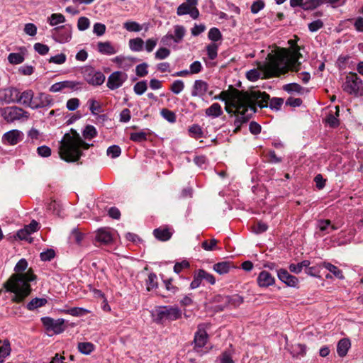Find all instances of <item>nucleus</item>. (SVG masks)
I'll use <instances>...</instances> for the list:
<instances>
[{
    "label": "nucleus",
    "instance_id": "63",
    "mask_svg": "<svg viewBox=\"0 0 363 363\" xmlns=\"http://www.w3.org/2000/svg\"><path fill=\"white\" fill-rule=\"evenodd\" d=\"M293 351L296 356H304L306 353V346L303 344H297L293 347Z\"/></svg>",
    "mask_w": 363,
    "mask_h": 363
},
{
    "label": "nucleus",
    "instance_id": "21",
    "mask_svg": "<svg viewBox=\"0 0 363 363\" xmlns=\"http://www.w3.org/2000/svg\"><path fill=\"white\" fill-rule=\"evenodd\" d=\"M274 282V277L267 271L261 272L257 277V284L260 287H268Z\"/></svg>",
    "mask_w": 363,
    "mask_h": 363
},
{
    "label": "nucleus",
    "instance_id": "26",
    "mask_svg": "<svg viewBox=\"0 0 363 363\" xmlns=\"http://www.w3.org/2000/svg\"><path fill=\"white\" fill-rule=\"evenodd\" d=\"M112 61L116 63L118 67L128 70L133 63V59L128 57L117 56L114 57Z\"/></svg>",
    "mask_w": 363,
    "mask_h": 363
},
{
    "label": "nucleus",
    "instance_id": "10",
    "mask_svg": "<svg viewBox=\"0 0 363 363\" xmlns=\"http://www.w3.org/2000/svg\"><path fill=\"white\" fill-rule=\"evenodd\" d=\"M208 335L206 331L205 324H199L197 330L194 334V350L199 352L208 342Z\"/></svg>",
    "mask_w": 363,
    "mask_h": 363
},
{
    "label": "nucleus",
    "instance_id": "48",
    "mask_svg": "<svg viewBox=\"0 0 363 363\" xmlns=\"http://www.w3.org/2000/svg\"><path fill=\"white\" fill-rule=\"evenodd\" d=\"M84 238V235L79 232L77 229H73L71 235L69 236V239L71 241L74 242L75 243L80 245L82 240Z\"/></svg>",
    "mask_w": 363,
    "mask_h": 363
},
{
    "label": "nucleus",
    "instance_id": "53",
    "mask_svg": "<svg viewBox=\"0 0 363 363\" xmlns=\"http://www.w3.org/2000/svg\"><path fill=\"white\" fill-rule=\"evenodd\" d=\"M217 243V240L213 238L210 240H204L201 246L205 250L211 251L216 249Z\"/></svg>",
    "mask_w": 363,
    "mask_h": 363
},
{
    "label": "nucleus",
    "instance_id": "62",
    "mask_svg": "<svg viewBox=\"0 0 363 363\" xmlns=\"http://www.w3.org/2000/svg\"><path fill=\"white\" fill-rule=\"evenodd\" d=\"M162 116L169 122L174 123L176 121V116L174 112L164 108L161 111Z\"/></svg>",
    "mask_w": 363,
    "mask_h": 363
},
{
    "label": "nucleus",
    "instance_id": "20",
    "mask_svg": "<svg viewBox=\"0 0 363 363\" xmlns=\"http://www.w3.org/2000/svg\"><path fill=\"white\" fill-rule=\"evenodd\" d=\"M52 102L51 96L45 93H39L36 97H34L33 109L45 107L50 106Z\"/></svg>",
    "mask_w": 363,
    "mask_h": 363
},
{
    "label": "nucleus",
    "instance_id": "14",
    "mask_svg": "<svg viewBox=\"0 0 363 363\" xmlns=\"http://www.w3.org/2000/svg\"><path fill=\"white\" fill-rule=\"evenodd\" d=\"M82 84V82L77 81H62L53 84L49 91L55 93L64 89L78 90L81 89Z\"/></svg>",
    "mask_w": 363,
    "mask_h": 363
},
{
    "label": "nucleus",
    "instance_id": "37",
    "mask_svg": "<svg viewBox=\"0 0 363 363\" xmlns=\"http://www.w3.org/2000/svg\"><path fill=\"white\" fill-rule=\"evenodd\" d=\"M323 4V0H305L303 9L305 11L313 10Z\"/></svg>",
    "mask_w": 363,
    "mask_h": 363
},
{
    "label": "nucleus",
    "instance_id": "35",
    "mask_svg": "<svg viewBox=\"0 0 363 363\" xmlns=\"http://www.w3.org/2000/svg\"><path fill=\"white\" fill-rule=\"evenodd\" d=\"M79 351L84 354H89L94 350V345L89 342H83L78 344Z\"/></svg>",
    "mask_w": 363,
    "mask_h": 363
},
{
    "label": "nucleus",
    "instance_id": "18",
    "mask_svg": "<svg viewBox=\"0 0 363 363\" xmlns=\"http://www.w3.org/2000/svg\"><path fill=\"white\" fill-rule=\"evenodd\" d=\"M34 101V92L31 89H27L23 92L18 91V96L17 97V102L23 104L26 107L33 109Z\"/></svg>",
    "mask_w": 363,
    "mask_h": 363
},
{
    "label": "nucleus",
    "instance_id": "58",
    "mask_svg": "<svg viewBox=\"0 0 363 363\" xmlns=\"http://www.w3.org/2000/svg\"><path fill=\"white\" fill-rule=\"evenodd\" d=\"M67 57L65 54L61 53L55 56L51 57L49 59V62L55 63L57 65H62L65 62Z\"/></svg>",
    "mask_w": 363,
    "mask_h": 363
},
{
    "label": "nucleus",
    "instance_id": "64",
    "mask_svg": "<svg viewBox=\"0 0 363 363\" xmlns=\"http://www.w3.org/2000/svg\"><path fill=\"white\" fill-rule=\"evenodd\" d=\"M323 22L318 19L308 24V29L311 32H315L323 27Z\"/></svg>",
    "mask_w": 363,
    "mask_h": 363
},
{
    "label": "nucleus",
    "instance_id": "39",
    "mask_svg": "<svg viewBox=\"0 0 363 363\" xmlns=\"http://www.w3.org/2000/svg\"><path fill=\"white\" fill-rule=\"evenodd\" d=\"M65 21V17L62 13H52L48 18L49 24L52 26L64 23Z\"/></svg>",
    "mask_w": 363,
    "mask_h": 363
},
{
    "label": "nucleus",
    "instance_id": "34",
    "mask_svg": "<svg viewBox=\"0 0 363 363\" xmlns=\"http://www.w3.org/2000/svg\"><path fill=\"white\" fill-rule=\"evenodd\" d=\"M63 312L66 314L71 315L72 316H82L89 313L90 311L84 308L74 307L67 310H64Z\"/></svg>",
    "mask_w": 363,
    "mask_h": 363
},
{
    "label": "nucleus",
    "instance_id": "45",
    "mask_svg": "<svg viewBox=\"0 0 363 363\" xmlns=\"http://www.w3.org/2000/svg\"><path fill=\"white\" fill-rule=\"evenodd\" d=\"M189 132L190 135L194 138H200L203 135V131L201 130V128L196 124H194L189 127Z\"/></svg>",
    "mask_w": 363,
    "mask_h": 363
},
{
    "label": "nucleus",
    "instance_id": "32",
    "mask_svg": "<svg viewBox=\"0 0 363 363\" xmlns=\"http://www.w3.org/2000/svg\"><path fill=\"white\" fill-rule=\"evenodd\" d=\"M129 48L132 51L140 52L143 49L144 41L140 38L130 39L129 40Z\"/></svg>",
    "mask_w": 363,
    "mask_h": 363
},
{
    "label": "nucleus",
    "instance_id": "52",
    "mask_svg": "<svg viewBox=\"0 0 363 363\" xmlns=\"http://www.w3.org/2000/svg\"><path fill=\"white\" fill-rule=\"evenodd\" d=\"M11 347L9 341L6 340L2 346H0V358H4L11 353Z\"/></svg>",
    "mask_w": 363,
    "mask_h": 363
},
{
    "label": "nucleus",
    "instance_id": "27",
    "mask_svg": "<svg viewBox=\"0 0 363 363\" xmlns=\"http://www.w3.org/2000/svg\"><path fill=\"white\" fill-rule=\"evenodd\" d=\"M330 220L328 219H320L317 221V229H318L319 232L316 233L318 234L320 237L325 235V234L330 233Z\"/></svg>",
    "mask_w": 363,
    "mask_h": 363
},
{
    "label": "nucleus",
    "instance_id": "28",
    "mask_svg": "<svg viewBox=\"0 0 363 363\" xmlns=\"http://www.w3.org/2000/svg\"><path fill=\"white\" fill-rule=\"evenodd\" d=\"M205 113L208 116L217 118L223 114V111L219 104L213 103L209 108L206 109Z\"/></svg>",
    "mask_w": 363,
    "mask_h": 363
},
{
    "label": "nucleus",
    "instance_id": "50",
    "mask_svg": "<svg viewBox=\"0 0 363 363\" xmlns=\"http://www.w3.org/2000/svg\"><path fill=\"white\" fill-rule=\"evenodd\" d=\"M148 65L146 62L141 63L136 66L135 73L140 77H145L148 74Z\"/></svg>",
    "mask_w": 363,
    "mask_h": 363
},
{
    "label": "nucleus",
    "instance_id": "38",
    "mask_svg": "<svg viewBox=\"0 0 363 363\" xmlns=\"http://www.w3.org/2000/svg\"><path fill=\"white\" fill-rule=\"evenodd\" d=\"M310 265L308 260H303L298 264H291L289 265V269L291 272L295 274H299L303 267H308Z\"/></svg>",
    "mask_w": 363,
    "mask_h": 363
},
{
    "label": "nucleus",
    "instance_id": "47",
    "mask_svg": "<svg viewBox=\"0 0 363 363\" xmlns=\"http://www.w3.org/2000/svg\"><path fill=\"white\" fill-rule=\"evenodd\" d=\"M170 55V50L166 48H159L155 53V59L162 60L168 57Z\"/></svg>",
    "mask_w": 363,
    "mask_h": 363
},
{
    "label": "nucleus",
    "instance_id": "30",
    "mask_svg": "<svg viewBox=\"0 0 363 363\" xmlns=\"http://www.w3.org/2000/svg\"><path fill=\"white\" fill-rule=\"evenodd\" d=\"M321 266L328 269L331 273H333V274L339 279H344L345 277L342 274V272L340 269H339L336 266L327 262H323L321 264Z\"/></svg>",
    "mask_w": 363,
    "mask_h": 363
},
{
    "label": "nucleus",
    "instance_id": "9",
    "mask_svg": "<svg viewBox=\"0 0 363 363\" xmlns=\"http://www.w3.org/2000/svg\"><path fill=\"white\" fill-rule=\"evenodd\" d=\"M86 82L94 86L101 85L105 81V75L100 71H96L91 67H85L82 71Z\"/></svg>",
    "mask_w": 363,
    "mask_h": 363
},
{
    "label": "nucleus",
    "instance_id": "25",
    "mask_svg": "<svg viewBox=\"0 0 363 363\" xmlns=\"http://www.w3.org/2000/svg\"><path fill=\"white\" fill-rule=\"evenodd\" d=\"M153 235L160 241H167L171 238L172 233L168 228L160 227L153 230Z\"/></svg>",
    "mask_w": 363,
    "mask_h": 363
},
{
    "label": "nucleus",
    "instance_id": "24",
    "mask_svg": "<svg viewBox=\"0 0 363 363\" xmlns=\"http://www.w3.org/2000/svg\"><path fill=\"white\" fill-rule=\"evenodd\" d=\"M350 347L351 342L349 338H342L340 340L337 345V353L338 356L340 357H345Z\"/></svg>",
    "mask_w": 363,
    "mask_h": 363
},
{
    "label": "nucleus",
    "instance_id": "55",
    "mask_svg": "<svg viewBox=\"0 0 363 363\" xmlns=\"http://www.w3.org/2000/svg\"><path fill=\"white\" fill-rule=\"evenodd\" d=\"M222 35L217 28H212L208 32V38L212 41H218L221 39Z\"/></svg>",
    "mask_w": 363,
    "mask_h": 363
},
{
    "label": "nucleus",
    "instance_id": "49",
    "mask_svg": "<svg viewBox=\"0 0 363 363\" xmlns=\"http://www.w3.org/2000/svg\"><path fill=\"white\" fill-rule=\"evenodd\" d=\"M336 109V116L330 114L327 118V123L330 125V126L335 128L339 125V120L337 119V116H339V107L335 106Z\"/></svg>",
    "mask_w": 363,
    "mask_h": 363
},
{
    "label": "nucleus",
    "instance_id": "8",
    "mask_svg": "<svg viewBox=\"0 0 363 363\" xmlns=\"http://www.w3.org/2000/svg\"><path fill=\"white\" fill-rule=\"evenodd\" d=\"M1 116L8 123H13L15 121L28 119L29 113L18 106H10L1 109Z\"/></svg>",
    "mask_w": 363,
    "mask_h": 363
},
{
    "label": "nucleus",
    "instance_id": "36",
    "mask_svg": "<svg viewBox=\"0 0 363 363\" xmlns=\"http://www.w3.org/2000/svg\"><path fill=\"white\" fill-rule=\"evenodd\" d=\"M225 302L233 307L240 306L244 301L243 298L238 294H235L231 296H225Z\"/></svg>",
    "mask_w": 363,
    "mask_h": 363
},
{
    "label": "nucleus",
    "instance_id": "12",
    "mask_svg": "<svg viewBox=\"0 0 363 363\" xmlns=\"http://www.w3.org/2000/svg\"><path fill=\"white\" fill-rule=\"evenodd\" d=\"M52 35L57 42L65 43L72 38V28L67 26L56 27L52 30Z\"/></svg>",
    "mask_w": 363,
    "mask_h": 363
},
{
    "label": "nucleus",
    "instance_id": "51",
    "mask_svg": "<svg viewBox=\"0 0 363 363\" xmlns=\"http://www.w3.org/2000/svg\"><path fill=\"white\" fill-rule=\"evenodd\" d=\"M96 135V128L93 125H86L83 130V136L85 139H91Z\"/></svg>",
    "mask_w": 363,
    "mask_h": 363
},
{
    "label": "nucleus",
    "instance_id": "59",
    "mask_svg": "<svg viewBox=\"0 0 363 363\" xmlns=\"http://www.w3.org/2000/svg\"><path fill=\"white\" fill-rule=\"evenodd\" d=\"M269 99H268V101ZM283 99L281 98H273L270 100L269 103L268 102L267 105L269 104V106L272 109L279 110L281 105L283 104Z\"/></svg>",
    "mask_w": 363,
    "mask_h": 363
},
{
    "label": "nucleus",
    "instance_id": "46",
    "mask_svg": "<svg viewBox=\"0 0 363 363\" xmlns=\"http://www.w3.org/2000/svg\"><path fill=\"white\" fill-rule=\"evenodd\" d=\"M8 60L11 64L18 65L23 62L24 57L21 53H10Z\"/></svg>",
    "mask_w": 363,
    "mask_h": 363
},
{
    "label": "nucleus",
    "instance_id": "2",
    "mask_svg": "<svg viewBox=\"0 0 363 363\" xmlns=\"http://www.w3.org/2000/svg\"><path fill=\"white\" fill-rule=\"evenodd\" d=\"M27 267V261L23 258L21 259L14 267L15 273L4 284L6 291L13 294L11 298L13 302H23L31 293L30 283L36 280L37 277L32 269L25 272Z\"/></svg>",
    "mask_w": 363,
    "mask_h": 363
},
{
    "label": "nucleus",
    "instance_id": "1",
    "mask_svg": "<svg viewBox=\"0 0 363 363\" xmlns=\"http://www.w3.org/2000/svg\"><path fill=\"white\" fill-rule=\"evenodd\" d=\"M299 50L298 45L291 52L286 48H277L267 55V61L259 68L268 78L279 77L289 71L298 72L301 67L298 60L302 57Z\"/></svg>",
    "mask_w": 363,
    "mask_h": 363
},
{
    "label": "nucleus",
    "instance_id": "40",
    "mask_svg": "<svg viewBox=\"0 0 363 363\" xmlns=\"http://www.w3.org/2000/svg\"><path fill=\"white\" fill-rule=\"evenodd\" d=\"M184 89V83L182 80H175L170 86L169 89L174 94H179Z\"/></svg>",
    "mask_w": 363,
    "mask_h": 363
},
{
    "label": "nucleus",
    "instance_id": "44",
    "mask_svg": "<svg viewBox=\"0 0 363 363\" xmlns=\"http://www.w3.org/2000/svg\"><path fill=\"white\" fill-rule=\"evenodd\" d=\"M147 89L146 81H140L137 82L133 87L135 93L138 95H142Z\"/></svg>",
    "mask_w": 363,
    "mask_h": 363
},
{
    "label": "nucleus",
    "instance_id": "22",
    "mask_svg": "<svg viewBox=\"0 0 363 363\" xmlns=\"http://www.w3.org/2000/svg\"><path fill=\"white\" fill-rule=\"evenodd\" d=\"M113 240L112 235L108 229L100 228L96 231V240L101 244H108Z\"/></svg>",
    "mask_w": 363,
    "mask_h": 363
},
{
    "label": "nucleus",
    "instance_id": "6",
    "mask_svg": "<svg viewBox=\"0 0 363 363\" xmlns=\"http://www.w3.org/2000/svg\"><path fill=\"white\" fill-rule=\"evenodd\" d=\"M152 316L156 323L161 324L164 320L174 321L181 318L182 311L177 306H159L152 311Z\"/></svg>",
    "mask_w": 363,
    "mask_h": 363
},
{
    "label": "nucleus",
    "instance_id": "11",
    "mask_svg": "<svg viewBox=\"0 0 363 363\" xmlns=\"http://www.w3.org/2000/svg\"><path fill=\"white\" fill-rule=\"evenodd\" d=\"M128 79V74L121 71H116L108 77L106 86L111 90H115L121 87Z\"/></svg>",
    "mask_w": 363,
    "mask_h": 363
},
{
    "label": "nucleus",
    "instance_id": "43",
    "mask_svg": "<svg viewBox=\"0 0 363 363\" xmlns=\"http://www.w3.org/2000/svg\"><path fill=\"white\" fill-rule=\"evenodd\" d=\"M147 291H150L157 286V276L154 273H150L146 280Z\"/></svg>",
    "mask_w": 363,
    "mask_h": 363
},
{
    "label": "nucleus",
    "instance_id": "42",
    "mask_svg": "<svg viewBox=\"0 0 363 363\" xmlns=\"http://www.w3.org/2000/svg\"><path fill=\"white\" fill-rule=\"evenodd\" d=\"M123 27L130 32H139L142 30V26L135 21H127L124 23Z\"/></svg>",
    "mask_w": 363,
    "mask_h": 363
},
{
    "label": "nucleus",
    "instance_id": "54",
    "mask_svg": "<svg viewBox=\"0 0 363 363\" xmlns=\"http://www.w3.org/2000/svg\"><path fill=\"white\" fill-rule=\"evenodd\" d=\"M130 138L134 142L140 143L147 140V135L143 131L132 133Z\"/></svg>",
    "mask_w": 363,
    "mask_h": 363
},
{
    "label": "nucleus",
    "instance_id": "31",
    "mask_svg": "<svg viewBox=\"0 0 363 363\" xmlns=\"http://www.w3.org/2000/svg\"><path fill=\"white\" fill-rule=\"evenodd\" d=\"M231 264L229 262H221L213 265V270L219 274H224L229 272Z\"/></svg>",
    "mask_w": 363,
    "mask_h": 363
},
{
    "label": "nucleus",
    "instance_id": "23",
    "mask_svg": "<svg viewBox=\"0 0 363 363\" xmlns=\"http://www.w3.org/2000/svg\"><path fill=\"white\" fill-rule=\"evenodd\" d=\"M98 51L107 55H114L117 52V49L108 41L106 42H99L97 44Z\"/></svg>",
    "mask_w": 363,
    "mask_h": 363
},
{
    "label": "nucleus",
    "instance_id": "60",
    "mask_svg": "<svg viewBox=\"0 0 363 363\" xmlns=\"http://www.w3.org/2000/svg\"><path fill=\"white\" fill-rule=\"evenodd\" d=\"M90 25V21L86 17H80L78 19L77 28L79 30H86Z\"/></svg>",
    "mask_w": 363,
    "mask_h": 363
},
{
    "label": "nucleus",
    "instance_id": "17",
    "mask_svg": "<svg viewBox=\"0 0 363 363\" xmlns=\"http://www.w3.org/2000/svg\"><path fill=\"white\" fill-rule=\"evenodd\" d=\"M18 96V90L13 87L4 89L0 92V101L6 104L17 102Z\"/></svg>",
    "mask_w": 363,
    "mask_h": 363
},
{
    "label": "nucleus",
    "instance_id": "4",
    "mask_svg": "<svg viewBox=\"0 0 363 363\" xmlns=\"http://www.w3.org/2000/svg\"><path fill=\"white\" fill-rule=\"evenodd\" d=\"M92 145L85 143L75 130L71 129L60 142L59 154L66 162H77L82 155V150H87Z\"/></svg>",
    "mask_w": 363,
    "mask_h": 363
},
{
    "label": "nucleus",
    "instance_id": "13",
    "mask_svg": "<svg viewBox=\"0 0 363 363\" xmlns=\"http://www.w3.org/2000/svg\"><path fill=\"white\" fill-rule=\"evenodd\" d=\"M41 320L48 331H52L53 333L59 334L65 330L64 319L60 318L54 320L49 317H44Z\"/></svg>",
    "mask_w": 363,
    "mask_h": 363
},
{
    "label": "nucleus",
    "instance_id": "56",
    "mask_svg": "<svg viewBox=\"0 0 363 363\" xmlns=\"http://www.w3.org/2000/svg\"><path fill=\"white\" fill-rule=\"evenodd\" d=\"M121 153V147L118 145H112L107 149V155L111 156L112 158H116L119 157Z\"/></svg>",
    "mask_w": 363,
    "mask_h": 363
},
{
    "label": "nucleus",
    "instance_id": "15",
    "mask_svg": "<svg viewBox=\"0 0 363 363\" xmlns=\"http://www.w3.org/2000/svg\"><path fill=\"white\" fill-rule=\"evenodd\" d=\"M23 133L17 129L9 130L2 136L3 143L9 145H15L23 140Z\"/></svg>",
    "mask_w": 363,
    "mask_h": 363
},
{
    "label": "nucleus",
    "instance_id": "3",
    "mask_svg": "<svg viewBox=\"0 0 363 363\" xmlns=\"http://www.w3.org/2000/svg\"><path fill=\"white\" fill-rule=\"evenodd\" d=\"M269 95L265 92H262L259 90H250L248 94V99L240 103L238 107H233L236 115V118L234 121L235 128L234 133H237L242 124L247 123L252 114L255 112V106L257 105L261 108L267 107Z\"/></svg>",
    "mask_w": 363,
    "mask_h": 363
},
{
    "label": "nucleus",
    "instance_id": "16",
    "mask_svg": "<svg viewBox=\"0 0 363 363\" xmlns=\"http://www.w3.org/2000/svg\"><path fill=\"white\" fill-rule=\"evenodd\" d=\"M277 276L280 281L290 287H297L298 279L295 276L290 274L287 270L280 269L277 272Z\"/></svg>",
    "mask_w": 363,
    "mask_h": 363
},
{
    "label": "nucleus",
    "instance_id": "41",
    "mask_svg": "<svg viewBox=\"0 0 363 363\" xmlns=\"http://www.w3.org/2000/svg\"><path fill=\"white\" fill-rule=\"evenodd\" d=\"M199 277L201 279V280H205L206 282L214 284L216 283L215 277L211 274L208 273L203 269L198 270Z\"/></svg>",
    "mask_w": 363,
    "mask_h": 363
},
{
    "label": "nucleus",
    "instance_id": "57",
    "mask_svg": "<svg viewBox=\"0 0 363 363\" xmlns=\"http://www.w3.org/2000/svg\"><path fill=\"white\" fill-rule=\"evenodd\" d=\"M218 45L215 43L209 44L207 46V54L211 60H214L217 57Z\"/></svg>",
    "mask_w": 363,
    "mask_h": 363
},
{
    "label": "nucleus",
    "instance_id": "5",
    "mask_svg": "<svg viewBox=\"0 0 363 363\" xmlns=\"http://www.w3.org/2000/svg\"><path fill=\"white\" fill-rule=\"evenodd\" d=\"M249 91H240L234 89L232 92L223 91L219 95L215 96L214 99H220L225 103V111L228 113H232L233 107H238L240 103H243L248 99Z\"/></svg>",
    "mask_w": 363,
    "mask_h": 363
},
{
    "label": "nucleus",
    "instance_id": "33",
    "mask_svg": "<svg viewBox=\"0 0 363 363\" xmlns=\"http://www.w3.org/2000/svg\"><path fill=\"white\" fill-rule=\"evenodd\" d=\"M47 303V300L43 298H33L28 304L27 308L30 311H33L39 307L43 306Z\"/></svg>",
    "mask_w": 363,
    "mask_h": 363
},
{
    "label": "nucleus",
    "instance_id": "7",
    "mask_svg": "<svg viewBox=\"0 0 363 363\" xmlns=\"http://www.w3.org/2000/svg\"><path fill=\"white\" fill-rule=\"evenodd\" d=\"M342 89L349 94L358 96L363 91L362 80L356 73L350 72L345 78Z\"/></svg>",
    "mask_w": 363,
    "mask_h": 363
},
{
    "label": "nucleus",
    "instance_id": "29",
    "mask_svg": "<svg viewBox=\"0 0 363 363\" xmlns=\"http://www.w3.org/2000/svg\"><path fill=\"white\" fill-rule=\"evenodd\" d=\"M186 33V29L183 26L176 25L174 27L173 41L179 43L182 41Z\"/></svg>",
    "mask_w": 363,
    "mask_h": 363
},
{
    "label": "nucleus",
    "instance_id": "61",
    "mask_svg": "<svg viewBox=\"0 0 363 363\" xmlns=\"http://www.w3.org/2000/svg\"><path fill=\"white\" fill-rule=\"evenodd\" d=\"M34 50L41 55H45L49 52V47L45 44L37 43L34 45Z\"/></svg>",
    "mask_w": 363,
    "mask_h": 363
},
{
    "label": "nucleus",
    "instance_id": "19",
    "mask_svg": "<svg viewBox=\"0 0 363 363\" xmlns=\"http://www.w3.org/2000/svg\"><path fill=\"white\" fill-rule=\"evenodd\" d=\"M208 90V84L201 79H197L194 82L191 96L193 97H203Z\"/></svg>",
    "mask_w": 363,
    "mask_h": 363
}]
</instances>
